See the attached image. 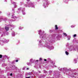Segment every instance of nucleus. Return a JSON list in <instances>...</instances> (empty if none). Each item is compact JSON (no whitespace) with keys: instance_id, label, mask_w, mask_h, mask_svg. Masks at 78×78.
<instances>
[{"instance_id":"1","label":"nucleus","mask_w":78,"mask_h":78,"mask_svg":"<svg viewBox=\"0 0 78 78\" xmlns=\"http://www.w3.org/2000/svg\"><path fill=\"white\" fill-rule=\"evenodd\" d=\"M45 45H44V44H39V47H47V48H48L49 50H53L54 49V47H53V46H51L47 45L48 44L50 43V41H45Z\"/></svg>"},{"instance_id":"19","label":"nucleus","mask_w":78,"mask_h":78,"mask_svg":"<svg viewBox=\"0 0 78 78\" xmlns=\"http://www.w3.org/2000/svg\"><path fill=\"white\" fill-rule=\"evenodd\" d=\"M23 4V2H20V5H22Z\"/></svg>"},{"instance_id":"31","label":"nucleus","mask_w":78,"mask_h":78,"mask_svg":"<svg viewBox=\"0 0 78 78\" xmlns=\"http://www.w3.org/2000/svg\"><path fill=\"white\" fill-rule=\"evenodd\" d=\"M39 42L40 44H41V43L42 42V41H39Z\"/></svg>"},{"instance_id":"28","label":"nucleus","mask_w":78,"mask_h":78,"mask_svg":"<svg viewBox=\"0 0 78 78\" xmlns=\"http://www.w3.org/2000/svg\"><path fill=\"white\" fill-rule=\"evenodd\" d=\"M44 73H47V72L45 70H44Z\"/></svg>"},{"instance_id":"16","label":"nucleus","mask_w":78,"mask_h":78,"mask_svg":"<svg viewBox=\"0 0 78 78\" xmlns=\"http://www.w3.org/2000/svg\"><path fill=\"white\" fill-rule=\"evenodd\" d=\"M5 36V32H3L2 34L1 35V37H2V36Z\"/></svg>"},{"instance_id":"35","label":"nucleus","mask_w":78,"mask_h":78,"mask_svg":"<svg viewBox=\"0 0 78 78\" xmlns=\"http://www.w3.org/2000/svg\"><path fill=\"white\" fill-rule=\"evenodd\" d=\"M8 34H9V33H7L6 34V35H8Z\"/></svg>"},{"instance_id":"33","label":"nucleus","mask_w":78,"mask_h":78,"mask_svg":"<svg viewBox=\"0 0 78 78\" xmlns=\"http://www.w3.org/2000/svg\"><path fill=\"white\" fill-rule=\"evenodd\" d=\"M10 21H13V22L15 21V20H11Z\"/></svg>"},{"instance_id":"37","label":"nucleus","mask_w":78,"mask_h":78,"mask_svg":"<svg viewBox=\"0 0 78 78\" xmlns=\"http://www.w3.org/2000/svg\"><path fill=\"white\" fill-rule=\"evenodd\" d=\"M44 59V61H47V59Z\"/></svg>"},{"instance_id":"26","label":"nucleus","mask_w":78,"mask_h":78,"mask_svg":"<svg viewBox=\"0 0 78 78\" xmlns=\"http://www.w3.org/2000/svg\"><path fill=\"white\" fill-rule=\"evenodd\" d=\"M76 59H74V61H75V62H76Z\"/></svg>"},{"instance_id":"8","label":"nucleus","mask_w":78,"mask_h":78,"mask_svg":"<svg viewBox=\"0 0 78 78\" xmlns=\"http://www.w3.org/2000/svg\"><path fill=\"white\" fill-rule=\"evenodd\" d=\"M59 69L60 71H61V70H66V71L68 70V71H69V69H67L66 68H61V69H60L59 68Z\"/></svg>"},{"instance_id":"46","label":"nucleus","mask_w":78,"mask_h":78,"mask_svg":"<svg viewBox=\"0 0 78 78\" xmlns=\"http://www.w3.org/2000/svg\"><path fill=\"white\" fill-rule=\"evenodd\" d=\"M55 66V67H56V66Z\"/></svg>"},{"instance_id":"25","label":"nucleus","mask_w":78,"mask_h":78,"mask_svg":"<svg viewBox=\"0 0 78 78\" xmlns=\"http://www.w3.org/2000/svg\"><path fill=\"white\" fill-rule=\"evenodd\" d=\"M76 34H75L74 35L73 37H76Z\"/></svg>"},{"instance_id":"14","label":"nucleus","mask_w":78,"mask_h":78,"mask_svg":"<svg viewBox=\"0 0 78 78\" xmlns=\"http://www.w3.org/2000/svg\"><path fill=\"white\" fill-rule=\"evenodd\" d=\"M12 18H14V19H16V18H17V17H16V16H14V13H12Z\"/></svg>"},{"instance_id":"40","label":"nucleus","mask_w":78,"mask_h":78,"mask_svg":"<svg viewBox=\"0 0 78 78\" xmlns=\"http://www.w3.org/2000/svg\"><path fill=\"white\" fill-rule=\"evenodd\" d=\"M27 1V2H29L30 1V0H26Z\"/></svg>"},{"instance_id":"24","label":"nucleus","mask_w":78,"mask_h":78,"mask_svg":"<svg viewBox=\"0 0 78 78\" xmlns=\"http://www.w3.org/2000/svg\"><path fill=\"white\" fill-rule=\"evenodd\" d=\"M71 28H74L75 27V26L73 25H72L71 26Z\"/></svg>"},{"instance_id":"29","label":"nucleus","mask_w":78,"mask_h":78,"mask_svg":"<svg viewBox=\"0 0 78 78\" xmlns=\"http://www.w3.org/2000/svg\"><path fill=\"white\" fill-rule=\"evenodd\" d=\"M2 55H0V58H2Z\"/></svg>"},{"instance_id":"5","label":"nucleus","mask_w":78,"mask_h":78,"mask_svg":"<svg viewBox=\"0 0 78 78\" xmlns=\"http://www.w3.org/2000/svg\"><path fill=\"white\" fill-rule=\"evenodd\" d=\"M48 5V2L47 0H44L43 6L44 8H46Z\"/></svg>"},{"instance_id":"47","label":"nucleus","mask_w":78,"mask_h":78,"mask_svg":"<svg viewBox=\"0 0 78 78\" xmlns=\"http://www.w3.org/2000/svg\"><path fill=\"white\" fill-rule=\"evenodd\" d=\"M50 31H50V32H51V30H50Z\"/></svg>"},{"instance_id":"22","label":"nucleus","mask_w":78,"mask_h":78,"mask_svg":"<svg viewBox=\"0 0 78 78\" xmlns=\"http://www.w3.org/2000/svg\"><path fill=\"white\" fill-rule=\"evenodd\" d=\"M28 75H32V73H29Z\"/></svg>"},{"instance_id":"45","label":"nucleus","mask_w":78,"mask_h":78,"mask_svg":"<svg viewBox=\"0 0 78 78\" xmlns=\"http://www.w3.org/2000/svg\"><path fill=\"white\" fill-rule=\"evenodd\" d=\"M2 33V32H0V34H1Z\"/></svg>"},{"instance_id":"10","label":"nucleus","mask_w":78,"mask_h":78,"mask_svg":"<svg viewBox=\"0 0 78 78\" xmlns=\"http://www.w3.org/2000/svg\"><path fill=\"white\" fill-rule=\"evenodd\" d=\"M38 61V60H37L36 61H35L34 59H31L30 60V62H31V63H34V62H37Z\"/></svg>"},{"instance_id":"44","label":"nucleus","mask_w":78,"mask_h":78,"mask_svg":"<svg viewBox=\"0 0 78 78\" xmlns=\"http://www.w3.org/2000/svg\"><path fill=\"white\" fill-rule=\"evenodd\" d=\"M12 67H14V66H12Z\"/></svg>"},{"instance_id":"36","label":"nucleus","mask_w":78,"mask_h":78,"mask_svg":"<svg viewBox=\"0 0 78 78\" xmlns=\"http://www.w3.org/2000/svg\"><path fill=\"white\" fill-rule=\"evenodd\" d=\"M42 59L41 58H40V60L41 61V60H42Z\"/></svg>"},{"instance_id":"42","label":"nucleus","mask_w":78,"mask_h":78,"mask_svg":"<svg viewBox=\"0 0 78 78\" xmlns=\"http://www.w3.org/2000/svg\"><path fill=\"white\" fill-rule=\"evenodd\" d=\"M9 14H10V13H9L8 14V15H9Z\"/></svg>"},{"instance_id":"18","label":"nucleus","mask_w":78,"mask_h":78,"mask_svg":"<svg viewBox=\"0 0 78 78\" xmlns=\"http://www.w3.org/2000/svg\"><path fill=\"white\" fill-rule=\"evenodd\" d=\"M55 30H58V27H57V25L55 26Z\"/></svg>"},{"instance_id":"27","label":"nucleus","mask_w":78,"mask_h":78,"mask_svg":"<svg viewBox=\"0 0 78 78\" xmlns=\"http://www.w3.org/2000/svg\"><path fill=\"white\" fill-rule=\"evenodd\" d=\"M2 65V66H6V65H5V63H4V64H3Z\"/></svg>"},{"instance_id":"41","label":"nucleus","mask_w":78,"mask_h":78,"mask_svg":"<svg viewBox=\"0 0 78 78\" xmlns=\"http://www.w3.org/2000/svg\"><path fill=\"white\" fill-rule=\"evenodd\" d=\"M48 60H50V58H48Z\"/></svg>"},{"instance_id":"30","label":"nucleus","mask_w":78,"mask_h":78,"mask_svg":"<svg viewBox=\"0 0 78 78\" xmlns=\"http://www.w3.org/2000/svg\"><path fill=\"white\" fill-rule=\"evenodd\" d=\"M18 61L19 60H16L15 61L16 62H18Z\"/></svg>"},{"instance_id":"17","label":"nucleus","mask_w":78,"mask_h":78,"mask_svg":"<svg viewBox=\"0 0 78 78\" xmlns=\"http://www.w3.org/2000/svg\"><path fill=\"white\" fill-rule=\"evenodd\" d=\"M65 53L66 55H69V53L67 51H66Z\"/></svg>"},{"instance_id":"23","label":"nucleus","mask_w":78,"mask_h":78,"mask_svg":"<svg viewBox=\"0 0 78 78\" xmlns=\"http://www.w3.org/2000/svg\"><path fill=\"white\" fill-rule=\"evenodd\" d=\"M27 65H28V66H30V62H27Z\"/></svg>"},{"instance_id":"13","label":"nucleus","mask_w":78,"mask_h":78,"mask_svg":"<svg viewBox=\"0 0 78 78\" xmlns=\"http://www.w3.org/2000/svg\"><path fill=\"white\" fill-rule=\"evenodd\" d=\"M12 36H15V33H14V31H13L12 33Z\"/></svg>"},{"instance_id":"12","label":"nucleus","mask_w":78,"mask_h":78,"mask_svg":"<svg viewBox=\"0 0 78 78\" xmlns=\"http://www.w3.org/2000/svg\"><path fill=\"white\" fill-rule=\"evenodd\" d=\"M67 37L68 38L67 40H68V41H69V40H70V38H71V37H70V36H69Z\"/></svg>"},{"instance_id":"20","label":"nucleus","mask_w":78,"mask_h":78,"mask_svg":"<svg viewBox=\"0 0 78 78\" xmlns=\"http://www.w3.org/2000/svg\"><path fill=\"white\" fill-rule=\"evenodd\" d=\"M19 30H22V29H23V28H22L21 27H19Z\"/></svg>"},{"instance_id":"15","label":"nucleus","mask_w":78,"mask_h":78,"mask_svg":"<svg viewBox=\"0 0 78 78\" xmlns=\"http://www.w3.org/2000/svg\"><path fill=\"white\" fill-rule=\"evenodd\" d=\"M5 29L6 31H8L9 30V28L8 27H5Z\"/></svg>"},{"instance_id":"4","label":"nucleus","mask_w":78,"mask_h":78,"mask_svg":"<svg viewBox=\"0 0 78 78\" xmlns=\"http://www.w3.org/2000/svg\"><path fill=\"white\" fill-rule=\"evenodd\" d=\"M25 9L24 8H23L22 7H20V8L18 9V10L17 11V12L18 13H20V11L22 12L23 14V15H25V12H24L25 11Z\"/></svg>"},{"instance_id":"49","label":"nucleus","mask_w":78,"mask_h":78,"mask_svg":"<svg viewBox=\"0 0 78 78\" xmlns=\"http://www.w3.org/2000/svg\"><path fill=\"white\" fill-rule=\"evenodd\" d=\"M54 64H55V63H54Z\"/></svg>"},{"instance_id":"39","label":"nucleus","mask_w":78,"mask_h":78,"mask_svg":"<svg viewBox=\"0 0 78 78\" xmlns=\"http://www.w3.org/2000/svg\"><path fill=\"white\" fill-rule=\"evenodd\" d=\"M29 68H28L27 69V70H29Z\"/></svg>"},{"instance_id":"2","label":"nucleus","mask_w":78,"mask_h":78,"mask_svg":"<svg viewBox=\"0 0 78 78\" xmlns=\"http://www.w3.org/2000/svg\"><path fill=\"white\" fill-rule=\"evenodd\" d=\"M38 34L40 35V37L41 39H43L44 40H46L47 39V37H46V34H44V31H42L41 30H40L38 31Z\"/></svg>"},{"instance_id":"32","label":"nucleus","mask_w":78,"mask_h":78,"mask_svg":"<svg viewBox=\"0 0 78 78\" xmlns=\"http://www.w3.org/2000/svg\"><path fill=\"white\" fill-rule=\"evenodd\" d=\"M25 68L24 67H23V70H25Z\"/></svg>"},{"instance_id":"7","label":"nucleus","mask_w":78,"mask_h":78,"mask_svg":"<svg viewBox=\"0 0 78 78\" xmlns=\"http://www.w3.org/2000/svg\"><path fill=\"white\" fill-rule=\"evenodd\" d=\"M61 37H62V35L61 34H58V36H57V39H58V41H59L60 40V39L61 38Z\"/></svg>"},{"instance_id":"43","label":"nucleus","mask_w":78,"mask_h":78,"mask_svg":"<svg viewBox=\"0 0 78 78\" xmlns=\"http://www.w3.org/2000/svg\"><path fill=\"white\" fill-rule=\"evenodd\" d=\"M1 13H2V12H0V14H1Z\"/></svg>"},{"instance_id":"38","label":"nucleus","mask_w":78,"mask_h":78,"mask_svg":"<svg viewBox=\"0 0 78 78\" xmlns=\"http://www.w3.org/2000/svg\"><path fill=\"white\" fill-rule=\"evenodd\" d=\"M12 74L11 73L10 74V76H12Z\"/></svg>"},{"instance_id":"34","label":"nucleus","mask_w":78,"mask_h":78,"mask_svg":"<svg viewBox=\"0 0 78 78\" xmlns=\"http://www.w3.org/2000/svg\"><path fill=\"white\" fill-rule=\"evenodd\" d=\"M30 76L28 77H26V78H30Z\"/></svg>"},{"instance_id":"11","label":"nucleus","mask_w":78,"mask_h":78,"mask_svg":"<svg viewBox=\"0 0 78 78\" xmlns=\"http://www.w3.org/2000/svg\"><path fill=\"white\" fill-rule=\"evenodd\" d=\"M9 26L10 27H12V28H14L15 27V26L12 24L9 25Z\"/></svg>"},{"instance_id":"48","label":"nucleus","mask_w":78,"mask_h":78,"mask_svg":"<svg viewBox=\"0 0 78 78\" xmlns=\"http://www.w3.org/2000/svg\"><path fill=\"white\" fill-rule=\"evenodd\" d=\"M75 75H76V73H75Z\"/></svg>"},{"instance_id":"9","label":"nucleus","mask_w":78,"mask_h":78,"mask_svg":"<svg viewBox=\"0 0 78 78\" xmlns=\"http://www.w3.org/2000/svg\"><path fill=\"white\" fill-rule=\"evenodd\" d=\"M12 4H13V5H14V8H17V3L14 2H12Z\"/></svg>"},{"instance_id":"3","label":"nucleus","mask_w":78,"mask_h":78,"mask_svg":"<svg viewBox=\"0 0 78 78\" xmlns=\"http://www.w3.org/2000/svg\"><path fill=\"white\" fill-rule=\"evenodd\" d=\"M24 6L25 7H29V8L31 7V8H35L34 5V3H33L31 2L29 3L28 5L25 4Z\"/></svg>"},{"instance_id":"6","label":"nucleus","mask_w":78,"mask_h":78,"mask_svg":"<svg viewBox=\"0 0 78 78\" xmlns=\"http://www.w3.org/2000/svg\"><path fill=\"white\" fill-rule=\"evenodd\" d=\"M2 42L3 43H5V42H7V41L5 38H3L2 39H0V43Z\"/></svg>"},{"instance_id":"21","label":"nucleus","mask_w":78,"mask_h":78,"mask_svg":"<svg viewBox=\"0 0 78 78\" xmlns=\"http://www.w3.org/2000/svg\"><path fill=\"white\" fill-rule=\"evenodd\" d=\"M63 35L64 36H67V34L66 33H64Z\"/></svg>"},{"instance_id":"50","label":"nucleus","mask_w":78,"mask_h":78,"mask_svg":"<svg viewBox=\"0 0 78 78\" xmlns=\"http://www.w3.org/2000/svg\"><path fill=\"white\" fill-rule=\"evenodd\" d=\"M52 63H53V62H52Z\"/></svg>"}]
</instances>
